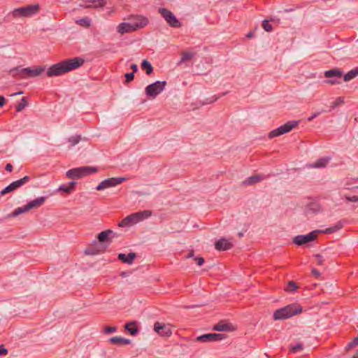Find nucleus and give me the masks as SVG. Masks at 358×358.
I'll list each match as a JSON object with an SVG mask.
<instances>
[{"mask_svg":"<svg viewBox=\"0 0 358 358\" xmlns=\"http://www.w3.org/2000/svg\"><path fill=\"white\" fill-rule=\"evenodd\" d=\"M198 266H201L204 263V259L203 257H196L194 259Z\"/></svg>","mask_w":358,"mask_h":358,"instance_id":"obj_48","label":"nucleus"},{"mask_svg":"<svg viewBox=\"0 0 358 358\" xmlns=\"http://www.w3.org/2000/svg\"><path fill=\"white\" fill-rule=\"evenodd\" d=\"M299 122L297 121H289L278 127L275 129L272 130L268 134V137L271 139L274 137L280 136L282 134L289 133L293 129L298 126Z\"/></svg>","mask_w":358,"mask_h":358,"instance_id":"obj_6","label":"nucleus"},{"mask_svg":"<svg viewBox=\"0 0 358 358\" xmlns=\"http://www.w3.org/2000/svg\"><path fill=\"white\" fill-rule=\"evenodd\" d=\"M141 221L140 213H134L124 217L120 223L121 227H129Z\"/></svg>","mask_w":358,"mask_h":358,"instance_id":"obj_15","label":"nucleus"},{"mask_svg":"<svg viewBox=\"0 0 358 358\" xmlns=\"http://www.w3.org/2000/svg\"><path fill=\"white\" fill-rule=\"evenodd\" d=\"M90 1L94 4L93 7H103L106 3V0H90Z\"/></svg>","mask_w":358,"mask_h":358,"instance_id":"obj_38","label":"nucleus"},{"mask_svg":"<svg viewBox=\"0 0 358 358\" xmlns=\"http://www.w3.org/2000/svg\"><path fill=\"white\" fill-rule=\"evenodd\" d=\"M106 249V246L98 241H94L92 243L89 245L85 250V254L87 255H95L103 252Z\"/></svg>","mask_w":358,"mask_h":358,"instance_id":"obj_14","label":"nucleus"},{"mask_svg":"<svg viewBox=\"0 0 358 358\" xmlns=\"http://www.w3.org/2000/svg\"><path fill=\"white\" fill-rule=\"evenodd\" d=\"M22 93H23L22 92H19L14 93V94H11V96H15V95H17V94H22Z\"/></svg>","mask_w":358,"mask_h":358,"instance_id":"obj_59","label":"nucleus"},{"mask_svg":"<svg viewBox=\"0 0 358 358\" xmlns=\"http://www.w3.org/2000/svg\"><path fill=\"white\" fill-rule=\"evenodd\" d=\"M117 329V327H106L104 329V332L106 334H110L116 331Z\"/></svg>","mask_w":358,"mask_h":358,"instance_id":"obj_46","label":"nucleus"},{"mask_svg":"<svg viewBox=\"0 0 358 358\" xmlns=\"http://www.w3.org/2000/svg\"><path fill=\"white\" fill-rule=\"evenodd\" d=\"M330 159H331V157H329L320 158L317 161H316L314 164H313L310 166L313 168H316V169L325 167L327 165V164L329 162Z\"/></svg>","mask_w":358,"mask_h":358,"instance_id":"obj_26","label":"nucleus"},{"mask_svg":"<svg viewBox=\"0 0 358 358\" xmlns=\"http://www.w3.org/2000/svg\"><path fill=\"white\" fill-rule=\"evenodd\" d=\"M92 6H91V5H88V6H85V8H90V7H92Z\"/></svg>","mask_w":358,"mask_h":358,"instance_id":"obj_61","label":"nucleus"},{"mask_svg":"<svg viewBox=\"0 0 358 358\" xmlns=\"http://www.w3.org/2000/svg\"><path fill=\"white\" fill-rule=\"evenodd\" d=\"M130 68L132 69L134 73L138 71V66L135 64H131Z\"/></svg>","mask_w":358,"mask_h":358,"instance_id":"obj_57","label":"nucleus"},{"mask_svg":"<svg viewBox=\"0 0 358 358\" xmlns=\"http://www.w3.org/2000/svg\"><path fill=\"white\" fill-rule=\"evenodd\" d=\"M239 236H243V234H242V233H239Z\"/></svg>","mask_w":358,"mask_h":358,"instance_id":"obj_62","label":"nucleus"},{"mask_svg":"<svg viewBox=\"0 0 358 358\" xmlns=\"http://www.w3.org/2000/svg\"><path fill=\"white\" fill-rule=\"evenodd\" d=\"M145 20L146 21V25L148 24V18L143 17V16H141V15H137L134 17V20L135 21L131 22L133 25H138L139 26L141 24L140 22H141L143 20Z\"/></svg>","mask_w":358,"mask_h":358,"instance_id":"obj_37","label":"nucleus"},{"mask_svg":"<svg viewBox=\"0 0 358 358\" xmlns=\"http://www.w3.org/2000/svg\"><path fill=\"white\" fill-rule=\"evenodd\" d=\"M320 112H317V113H313L310 117H309L308 118V121H312L313 119H315L316 117H317L318 115H320Z\"/></svg>","mask_w":358,"mask_h":358,"instance_id":"obj_52","label":"nucleus"},{"mask_svg":"<svg viewBox=\"0 0 358 358\" xmlns=\"http://www.w3.org/2000/svg\"><path fill=\"white\" fill-rule=\"evenodd\" d=\"M141 68L144 70L147 75H150L153 71V67L151 64L146 59L143 60Z\"/></svg>","mask_w":358,"mask_h":358,"instance_id":"obj_29","label":"nucleus"},{"mask_svg":"<svg viewBox=\"0 0 358 358\" xmlns=\"http://www.w3.org/2000/svg\"><path fill=\"white\" fill-rule=\"evenodd\" d=\"M324 83H327V84H329V85H331L341 83L340 81H338L337 80H333V79H329V80H324Z\"/></svg>","mask_w":358,"mask_h":358,"instance_id":"obj_50","label":"nucleus"},{"mask_svg":"<svg viewBox=\"0 0 358 358\" xmlns=\"http://www.w3.org/2000/svg\"><path fill=\"white\" fill-rule=\"evenodd\" d=\"M126 180L125 178H110L101 181L96 187L98 191L115 187Z\"/></svg>","mask_w":358,"mask_h":358,"instance_id":"obj_9","label":"nucleus"},{"mask_svg":"<svg viewBox=\"0 0 358 358\" xmlns=\"http://www.w3.org/2000/svg\"><path fill=\"white\" fill-rule=\"evenodd\" d=\"M6 103V99L3 96H0V108Z\"/></svg>","mask_w":358,"mask_h":358,"instance_id":"obj_53","label":"nucleus"},{"mask_svg":"<svg viewBox=\"0 0 358 358\" xmlns=\"http://www.w3.org/2000/svg\"><path fill=\"white\" fill-rule=\"evenodd\" d=\"M125 77V83H129L132 81L134 78V72L127 73L124 75Z\"/></svg>","mask_w":358,"mask_h":358,"instance_id":"obj_45","label":"nucleus"},{"mask_svg":"<svg viewBox=\"0 0 358 358\" xmlns=\"http://www.w3.org/2000/svg\"><path fill=\"white\" fill-rule=\"evenodd\" d=\"M97 169L94 166H82L72 169L66 172V177L70 179H79L97 172Z\"/></svg>","mask_w":358,"mask_h":358,"instance_id":"obj_4","label":"nucleus"},{"mask_svg":"<svg viewBox=\"0 0 358 358\" xmlns=\"http://www.w3.org/2000/svg\"><path fill=\"white\" fill-rule=\"evenodd\" d=\"M142 20L143 21L140 22L141 24L139 26L133 25L132 23L129 22H122L118 25L117 31L123 34L124 33H129L140 29L146 26V21L143 19Z\"/></svg>","mask_w":358,"mask_h":358,"instance_id":"obj_10","label":"nucleus"},{"mask_svg":"<svg viewBox=\"0 0 358 358\" xmlns=\"http://www.w3.org/2000/svg\"><path fill=\"white\" fill-rule=\"evenodd\" d=\"M29 210L28 208H27V205L23 207H19L16 208L10 215V217H16L22 213H26Z\"/></svg>","mask_w":358,"mask_h":358,"instance_id":"obj_32","label":"nucleus"},{"mask_svg":"<svg viewBox=\"0 0 358 358\" xmlns=\"http://www.w3.org/2000/svg\"><path fill=\"white\" fill-rule=\"evenodd\" d=\"M39 10V6L38 4L29 5L17 8H15L11 15L13 17H29L36 14Z\"/></svg>","mask_w":358,"mask_h":358,"instance_id":"obj_5","label":"nucleus"},{"mask_svg":"<svg viewBox=\"0 0 358 358\" xmlns=\"http://www.w3.org/2000/svg\"><path fill=\"white\" fill-rule=\"evenodd\" d=\"M154 329L161 336H170L172 334L171 328L168 325L161 324L159 322L155 323Z\"/></svg>","mask_w":358,"mask_h":358,"instance_id":"obj_17","label":"nucleus"},{"mask_svg":"<svg viewBox=\"0 0 358 358\" xmlns=\"http://www.w3.org/2000/svg\"><path fill=\"white\" fill-rule=\"evenodd\" d=\"M28 105V101L26 97H22L21 102L16 106L17 112L22 111Z\"/></svg>","mask_w":358,"mask_h":358,"instance_id":"obj_33","label":"nucleus"},{"mask_svg":"<svg viewBox=\"0 0 358 358\" xmlns=\"http://www.w3.org/2000/svg\"><path fill=\"white\" fill-rule=\"evenodd\" d=\"M357 353H358V350H357Z\"/></svg>","mask_w":358,"mask_h":358,"instance_id":"obj_64","label":"nucleus"},{"mask_svg":"<svg viewBox=\"0 0 358 358\" xmlns=\"http://www.w3.org/2000/svg\"><path fill=\"white\" fill-rule=\"evenodd\" d=\"M346 199L349 201L357 202L358 201V196H347Z\"/></svg>","mask_w":358,"mask_h":358,"instance_id":"obj_51","label":"nucleus"},{"mask_svg":"<svg viewBox=\"0 0 358 358\" xmlns=\"http://www.w3.org/2000/svg\"><path fill=\"white\" fill-rule=\"evenodd\" d=\"M226 337L224 334L210 333L198 336L196 341L201 343L213 342L223 340Z\"/></svg>","mask_w":358,"mask_h":358,"instance_id":"obj_13","label":"nucleus"},{"mask_svg":"<svg viewBox=\"0 0 358 358\" xmlns=\"http://www.w3.org/2000/svg\"><path fill=\"white\" fill-rule=\"evenodd\" d=\"M318 231H313L306 235H299L293 238V243L297 245H303L313 241L317 236Z\"/></svg>","mask_w":358,"mask_h":358,"instance_id":"obj_11","label":"nucleus"},{"mask_svg":"<svg viewBox=\"0 0 358 358\" xmlns=\"http://www.w3.org/2000/svg\"><path fill=\"white\" fill-rule=\"evenodd\" d=\"M45 199V196H41L34 200H32L27 204V208H28L29 210L33 208H38L44 203Z\"/></svg>","mask_w":358,"mask_h":358,"instance_id":"obj_22","label":"nucleus"},{"mask_svg":"<svg viewBox=\"0 0 358 358\" xmlns=\"http://www.w3.org/2000/svg\"><path fill=\"white\" fill-rule=\"evenodd\" d=\"M136 257V255L134 252H130L127 255L123 253H120L117 257L120 261L127 264H131Z\"/></svg>","mask_w":358,"mask_h":358,"instance_id":"obj_21","label":"nucleus"},{"mask_svg":"<svg viewBox=\"0 0 358 358\" xmlns=\"http://www.w3.org/2000/svg\"><path fill=\"white\" fill-rule=\"evenodd\" d=\"M357 345H358V336L357 337H355L352 341L350 342L347 347H346V350H349L350 349H352L355 347H356Z\"/></svg>","mask_w":358,"mask_h":358,"instance_id":"obj_41","label":"nucleus"},{"mask_svg":"<svg viewBox=\"0 0 358 358\" xmlns=\"http://www.w3.org/2000/svg\"><path fill=\"white\" fill-rule=\"evenodd\" d=\"M109 341L114 345H126L131 343V341L122 337L115 336L110 338Z\"/></svg>","mask_w":358,"mask_h":358,"instance_id":"obj_25","label":"nucleus"},{"mask_svg":"<svg viewBox=\"0 0 358 358\" xmlns=\"http://www.w3.org/2000/svg\"><path fill=\"white\" fill-rule=\"evenodd\" d=\"M166 85V81H156L145 87V94L148 96L155 99L164 90Z\"/></svg>","mask_w":358,"mask_h":358,"instance_id":"obj_7","label":"nucleus"},{"mask_svg":"<svg viewBox=\"0 0 358 358\" xmlns=\"http://www.w3.org/2000/svg\"><path fill=\"white\" fill-rule=\"evenodd\" d=\"M232 243L226 238H222L215 243V248L217 250L224 251L232 248Z\"/></svg>","mask_w":358,"mask_h":358,"instance_id":"obj_18","label":"nucleus"},{"mask_svg":"<svg viewBox=\"0 0 358 358\" xmlns=\"http://www.w3.org/2000/svg\"><path fill=\"white\" fill-rule=\"evenodd\" d=\"M76 182L74 181L70 182L69 185H62L58 188V191L69 194L75 188Z\"/></svg>","mask_w":358,"mask_h":358,"instance_id":"obj_27","label":"nucleus"},{"mask_svg":"<svg viewBox=\"0 0 358 358\" xmlns=\"http://www.w3.org/2000/svg\"><path fill=\"white\" fill-rule=\"evenodd\" d=\"M341 228V225H336L329 228H327L325 229L324 233L325 234H332L336 231L337 230L340 229Z\"/></svg>","mask_w":358,"mask_h":358,"instance_id":"obj_43","label":"nucleus"},{"mask_svg":"<svg viewBox=\"0 0 358 358\" xmlns=\"http://www.w3.org/2000/svg\"><path fill=\"white\" fill-rule=\"evenodd\" d=\"M138 213H140V217H141V220H143L144 218L150 217L152 215V212L150 210H143L142 212H138Z\"/></svg>","mask_w":358,"mask_h":358,"instance_id":"obj_44","label":"nucleus"},{"mask_svg":"<svg viewBox=\"0 0 358 358\" xmlns=\"http://www.w3.org/2000/svg\"><path fill=\"white\" fill-rule=\"evenodd\" d=\"M311 272L312 274L316 277H319L320 275V272L316 268H313Z\"/></svg>","mask_w":358,"mask_h":358,"instance_id":"obj_54","label":"nucleus"},{"mask_svg":"<svg viewBox=\"0 0 358 358\" xmlns=\"http://www.w3.org/2000/svg\"><path fill=\"white\" fill-rule=\"evenodd\" d=\"M344 103V98L343 97H338L334 102L332 103L331 108H335L337 106L343 104Z\"/></svg>","mask_w":358,"mask_h":358,"instance_id":"obj_42","label":"nucleus"},{"mask_svg":"<svg viewBox=\"0 0 358 358\" xmlns=\"http://www.w3.org/2000/svg\"><path fill=\"white\" fill-rule=\"evenodd\" d=\"M303 348V344L301 343H299L295 345H292L290 349L293 353H296L299 351L302 350Z\"/></svg>","mask_w":358,"mask_h":358,"instance_id":"obj_39","label":"nucleus"},{"mask_svg":"<svg viewBox=\"0 0 358 358\" xmlns=\"http://www.w3.org/2000/svg\"><path fill=\"white\" fill-rule=\"evenodd\" d=\"M324 76L327 78H341L343 76V71L338 68H334V69L324 71Z\"/></svg>","mask_w":358,"mask_h":358,"instance_id":"obj_23","label":"nucleus"},{"mask_svg":"<svg viewBox=\"0 0 358 358\" xmlns=\"http://www.w3.org/2000/svg\"><path fill=\"white\" fill-rule=\"evenodd\" d=\"M45 70V66H39L35 69L30 67L21 68L20 66L13 68L9 73L15 78L25 79L40 76Z\"/></svg>","mask_w":358,"mask_h":358,"instance_id":"obj_2","label":"nucleus"},{"mask_svg":"<svg viewBox=\"0 0 358 358\" xmlns=\"http://www.w3.org/2000/svg\"><path fill=\"white\" fill-rule=\"evenodd\" d=\"M358 76V67L352 69L349 72H348L345 75L343 76V80L345 82L350 81L357 77Z\"/></svg>","mask_w":358,"mask_h":358,"instance_id":"obj_28","label":"nucleus"},{"mask_svg":"<svg viewBox=\"0 0 358 358\" xmlns=\"http://www.w3.org/2000/svg\"><path fill=\"white\" fill-rule=\"evenodd\" d=\"M8 354V350L5 348L4 345H0V355H6Z\"/></svg>","mask_w":358,"mask_h":358,"instance_id":"obj_49","label":"nucleus"},{"mask_svg":"<svg viewBox=\"0 0 358 358\" xmlns=\"http://www.w3.org/2000/svg\"><path fill=\"white\" fill-rule=\"evenodd\" d=\"M267 178L266 176L262 175V174H255L253 176H251L250 177L248 178L246 180H245L243 182V184L244 185H253L256 183H258L261 182L262 180L266 179Z\"/></svg>","mask_w":358,"mask_h":358,"instance_id":"obj_19","label":"nucleus"},{"mask_svg":"<svg viewBox=\"0 0 358 358\" xmlns=\"http://www.w3.org/2000/svg\"><path fill=\"white\" fill-rule=\"evenodd\" d=\"M159 13L164 17L168 24L173 28H179L182 26L180 22L176 18L174 14L166 8H159Z\"/></svg>","mask_w":358,"mask_h":358,"instance_id":"obj_8","label":"nucleus"},{"mask_svg":"<svg viewBox=\"0 0 358 358\" xmlns=\"http://www.w3.org/2000/svg\"><path fill=\"white\" fill-rule=\"evenodd\" d=\"M81 57H73L52 65L47 71L48 77L58 76L73 71L84 64Z\"/></svg>","mask_w":358,"mask_h":358,"instance_id":"obj_1","label":"nucleus"},{"mask_svg":"<svg viewBox=\"0 0 358 358\" xmlns=\"http://www.w3.org/2000/svg\"><path fill=\"white\" fill-rule=\"evenodd\" d=\"M320 210V205L317 202H310L306 207L308 213H317Z\"/></svg>","mask_w":358,"mask_h":358,"instance_id":"obj_30","label":"nucleus"},{"mask_svg":"<svg viewBox=\"0 0 358 358\" xmlns=\"http://www.w3.org/2000/svg\"><path fill=\"white\" fill-rule=\"evenodd\" d=\"M213 329L214 331H230L233 329H232V326L231 324L227 323L224 320H222V321H220L217 324H216L213 327Z\"/></svg>","mask_w":358,"mask_h":358,"instance_id":"obj_20","label":"nucleus"},{"mask_svg":"<svg viewBox=\"0 0 358 358\" xmlns=\"http://www.w3.org/2000/svg\"><path fill=\"white\" fill-rule=\"evenodd\" d=\"M352 358H358L357 356H353Z\"/></svg>","mask_w":358,"mask_h":358,"instance_id":"obj_63","label":"nucleus"},{"mask_svg":"<svg viewBox=\"0 0 358 358\" xmlns=\"http://www.w3.org/2000/svg\"><path fill=\"white\" fill-rule=\"evenodd\" d=\"M253 35H254V34H253V33L250 31V32H249V33L246 35V36H247V38H252V37H253Z\"/></svg>","mask_w":358,"mask_h":358,"instance_id":"obj_58","label":"nucleus"},{"mask_svg":"<svg viewBox=\"0 0 358 358\" xmlns=\"http://www.w3.org/2000/svg\"><path fill=\"white\" fill-rule=\"evenodd\" d=\"M218 98L219 97H216V98L213 99L212 101H210V103H213V102L217 101Z\"/></svg>","mask_w":358,"mask_h":358,"instance_id":"obj_60","label":"nucleus"},{"mask_svg":"<svg viewBox=\"0 0 358 358\" xmlns=\"http://www.w3.org/2000/svg\"><path fill=\"white\" fill-rule=\"evenodd\" d=\"M315 258H316L317 264H319V265L323 264L324 259L322 255L317 254L315 255Z\"/></svg>","mask_w":358,"mask_h":358,"instance_id":"obj_47","label":"nucleus"},{"mask_svg":"<svg viewBox=\"0 0 358 358\" xmlns=\"http://www.w3.org/2000/svg\"><path fill=\"white\" fill-rule=\"evenodd\" d=\"M302 312V307L298 303H292L276 310L273 315L275 320H282L289 318Z\"/></svg>","mask_w":358,"mask_h":358,"instance_id":"obj_3","label":"nucleus"},{"mask_svg":"<svg viewBox=\"0 0 358 358\" xmlns=\"http://www.w3.org/2000/svg\"><path fill=\"white\" fill-rule=\"evenodd\" d=\"M194 256V250H189V251L188 252V253H187V255L186 257H187V258H192V257H193Z\"/></svg>","mask_w":358,"mask_h":358,"instance_id":"obj_55","label":"nucleus"},{"mask_svg":"<svg viewBox=\"0 0 358 358\" xmlns=\"http://www.w3.org/2000/svg\"><path fill=\"white\" fill-rule=\"evenodd\" d=\"M81 139V136L80 135H76L71 136L68 138V141L71 143L72 146L77 145Z\"/></svg>","mask_w":358,"mask_h":358,"instance_id":"obj_36","label":"nucleus"},{"mask_svg":"<svg viewBox=\"0 0 358 358\" xmlns=\"http://www.w3.org/2000/svg\"><path fill=\"white\" fill-rule=\"evenodd\" d=\"M124 329L127 330L131 336L136 335L139 329L137 327V322L136 321H131L127 322L124 325Z\"/></svg>","mask_w":358,"mask_h":358,"instance_id":"obj_24","label":"nucleus"},{"mask_svg":"<svg viewBox=\"0 0 358 358\" xmlns=\"http://www.w3.org/2000/svg\"><path fill=\"white\" fill-rule=\"evenodd\" d=\"M262 27L267 32H270L273 30V27L269 24L268 20H266L262 22Z\"/></svg>","mask_w":358,"mask_h":358,"instance_id":"obj_40","label":"nucleus"},{"mask_svg":"<svg viewBox=\"0 0 358 358\" xmlns=\"http://www.w3.org/2000/svg\"><path fill=\"white\" fill-rule=\"evenodd\" d=\"M30 180L29 176H24V178L11 182L9 185L3 189L0 192V196H3L7 193L11 192L18 187L24 185L25 183L29 182Z\"/></svg>","mask_w":358,"mask_h":358,"instance_id":"obj_12","label":"nucleus"},{"mask_svg":"<svg viewBox=\"0 0 358 358\" xmlns=\"http://www.w3.org/2000/svg\"><path fill=\"white\" fill-rule=\"evenodd\" d=\"M76 23L85 27L90 26V20L88 17H84L76 21Z\"/></svg>","mask_w":358,"mask_h":358,"instance_id":"obj_35","label":"nucleus"},{"mask_svg":"<svg viewBox=\"0 0 358 358\" xmlns=\"http://www.w3.org/2000/svg\"><path fill=\"white\" fill-rule=\"evenodd\" d=\"M195 56V53L189 52H183L179 64L191 60Z\"/></svg>","mask_w":358,"mask_h":358,"instance_id":"obj_31","label":"nucleus"},{"mask_svg":"<svg viewBox=\"0 0 358 358\" xmlns=\"http://www.w3.org/2000/svg\"><path fill=\"white\" fill-rule=\"evenodd\" d=\"M298 288L297 284L294 281H289L285 289L286 292H294Z\"/></svg>","mask_w":358,"mask_h":358,"instance_id":"obj_34","label":"nucleus"},{"mask_svg":"<svg viewBox=\"0 0 358 358\" xmlns=\"http://www.w3.org/2000/svg\"><path fill=\"white\" fill-rule=\"evenodd\" d=\"M114 233L112 230L108 229L106 231H103L100 232L97 236L99 243H101L103 245L106 244L105 246H108L112 243V235Z\"/></svg>","mask_w":358,"mask_h":358,"instance_id":"obj_16","label":"nucleus"},{"mask_svg":"<svg viewBox=\"0 0 358 358\" xmlns=\"http://www.w3.org/2000/svg\"><path fill=\"white\" fill-rule=\"evenodd\" d=\"M5 169L7 171H12L13 170V165L11 164H7L6 167H5Z\"/></svg>","mask_w":358,"mask_h":358,"instance_id":"obj_56","label":"nucleus"}]
</instances>
